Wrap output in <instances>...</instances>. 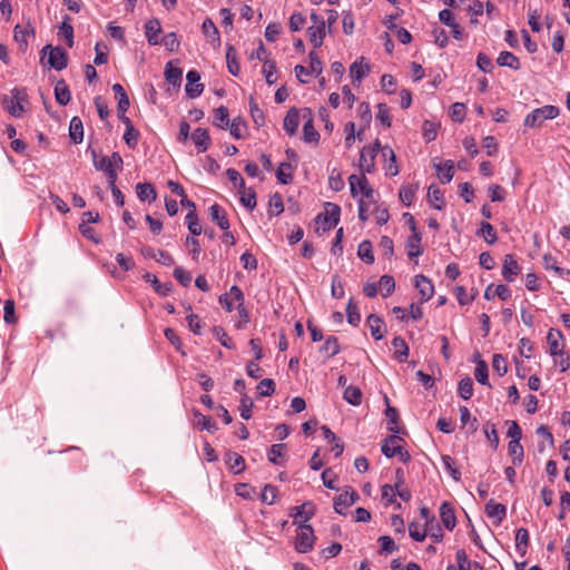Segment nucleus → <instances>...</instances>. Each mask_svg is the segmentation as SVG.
Segmentation results:
<instances>
[{
    "label": "nucleus",
    "instance_id": "32",
    "mask_svg": "<svg viewBox=\"0 0 570 570\" xmlns=\"http://www.w3.org/2000/svg\"><path fill=\"white\" fill-rule=\"evenodd\" d=\"M385 402L387 403V407L385 410V416L387 420V429L389 431L397 434L400 433L399 428V413L395 407L389 405V399L385 396Z\"/></svg>",
    "mask_w": 570,
    "mask_h": 570
},
{
    "label": "nucleus",
    "instance_id": "59",
    "mask_svg": "<svg viewBox=\"0 0 570 570\" xmlns=\"http://www.w3.org/2000/svg\"><path fill=\"white\" fill-rule=\"evenodd\" d=\"M33 35L32 29H21L20 26L14 28V40L19 43L21 50H26L28 47L27 37Z\"/></svg>",
    "mask_w": 570,
    "mask_h": 570
},
{
    "label": "nucleus",
    "instance_id": "37",
    "mask_svg": "<svg viewBox=\"0 0 570 570\" xmlns=\"http://www.w3.org/2000/svg\"><path fill=\"white\" fill-rule=\"evenodd\" d=\"M442 464L445 469V471L450 474V476L455 481L459 482L461 480V472L455 466V461L453 458H451L448 454H444L441 456Z\"/></svg>",
    "mask_w": 570,
    "mask_h": 570
},
{
    "label": "nucleus",
    "instance_id": "45",
    "mask_svg": "<svg viewBox=\"0 0 570 570\" xmlns=\"http://www.w3.org/2000/svg\"><path fill=\"white\" fill-rule=\"evenodd\" d=\"M226 62H227L228 71L233 76H237L239 73V63H238V60H237L236 50L234 49L233 46H228L227 47V50H226Z\"/></svg>",
    "mask_w": 570,
    "mask_h": 570
},
{
    "label": "nucleus",
    "instance_id": "10",
    "mask_svg": "<svg viewBox=\"0 0 570 570\" xmlns=\"http://www.w3.org/2000/svg\"><path fill=\"white\" fill-rule=\"evenodd\" d=\"M315 514V507L311 502H305L302 505L292 508L291 517L294 519L293 523L299 525V523L307 521Z\"/></svg>",
    "mask_w": 570,
    "mask_h": 570
},
{
    "label": "nucleus",
    "instance_id": "1",
    "mask_svg": "<svg viewBox=\"0 0 570 570\" xmlns=\"http://www.w3.org/2000/svg\"><path fill=\"white\" fill-rule=\"evenodd\" d=\"M351 194L353 197L361 195L360 199H365L368 203H375V191L370 186L365 175H351L348 177Z\"/></svg>",
    "mask_w": 570,
    "mask_h": 570
},
{
    "label": "nucleus",
    "instance_id": "50",
    "mask_svg": "<svg viewBox=\"0 0 570 570\" xmlns=\"http://www.w3.org/2000/svg\"><path fill=\"white\" fill-rule=\"evenodd\" d=\"M194 415L196 417V424L200 426L202 430H206L210 433H214L217 430L216 423L213 422L209 416H206L198 411H196Z\"/></svg>",
    "mask_w": 570,
    "mask_h": 570
},
{
    "label": "nucleus",
    "instance_id": "24",
    "mask_svg": "<svg viewBox=\"0 0 570 570\" xmlns=\"http://www.w3.org/2000/svg\"><path fill=\"white\" fill-rule=\"evenodd\" d=\"M485 513L489 518L494 519L495 523L499 524L505 518L507 508L501 503L490 500L485 505Z\"/></svg>",
    "mask_w": 570,
    "mask_h": 570
},
{
    "label": "nucleus",
    "instance_id": "63",
    "mask_svg": "<svg viewBox=\"0 0 570 570\" xmlns=\"http://www.w3.org/2000/svg\"><path fill=\"white\" fill-rule=\"evenodd\" d=\"M383 257L391 259L394 255L393 240L389 236H382L379 244Z\"/></svg>",
    "mask_w": 570,
    "mask_h": 570
},
{
    "label": "nucleus",
    "instance_id": "23",
    "mask_svg": "<svg viewBox=\"0 0 570 570\" xmlns=\"http://www.w3.org/2000/svg\"><path fill=\"white\" fill-rule=\"evenodd\" d=\"M119 119L125 124L126 131L124 139L129 147H136L138 144L139 132L135 129L131 120L127 116L119 115Z\"/></svg>",
    "mask_w": 570,
    "mask_h": 570
},
{
    "label": "nucleus",
    "instance_id": "44",
    "mask_svg": "<svg viewBox=\"0 0 570 570\" xmlns=\"http://www.w3.org/2000/svg\"><path fill=\"white\" fill-rule=\"evenodd\" d=\"M416 189H417V186H413V185H403L400 188L399 197L404 206L409 207L412 205Z\"/></svg>",
    "mask_w": 570,
    "mask_h": 570
},
{
    "label": "nucleus",
    "instance_id": "5",
    "mask_svg": "<svg viewBox=\"0 0 570 570\" xmlns=\"http://www.w3.org/2000/svg\"><path fill=\"white\" fill-rule=\"evenodd\" d=\"M381 144L379 140H375L373 146H365L361 150L360 155V170L362 171L361 175H365L366 173L370 174L375 168V158L379 151H381Z\"/></svg>",
    "mask_w": 570,
    "mask_h": 570
},
{
    "label": "nucleus",
    "instance_id": "38",
    "mask_svg": "<svg viewBox=\"0 0 570 570\" xmlns=\"http://www.w3.org/2000/svg\"><path fill=\"white\" fill-rule=\"evenodd\" d=\"M395 357L400 362H404L409 356V346L402 337H394L392 341Z\"/></svg>",
    "mask_w": 570,
    "mask_h": 570
},
{
    "label": "nucleus",
    "instance_id": "43",
    "mask_svg": "<svg viewBox=\"0 0 570 570\" xmlns=\"http://www.w3.org/2000/svg\"><path fill=\"white\" fill-rule=\"evenodd\" d=\"M362 61L363 58L361 61L353 62L350 67V75L353 80L361 81L370 72L368 65H363Z\"/></svg>",
    "mask_w": 570,
    "mask_h": 570
},
{
    "label": "nucleus",
    "instance_id": "52",
    "mask_svg": "<svg viewBox=\"0 0 570 570\" xmlns=\"http://www.w3.org/2000/svg\"><path fill=\"white\" fill-rule=\"evenodd\" d=\"M181 75H183L181 69L173 67L171 62L167 63L166 70H165V77L169 83H171L174 86L179 85L181 82Z\"/></svg>",
    "mask_w": 570,
    "mask_h": 570
},
{
    "label": "nucleus",
    "instance_id": "7",
    "mask_svg": "<svg viewBox=\"0 0 570 570\" xmlns=\"http://www.w3.org/2000/svg\"><path fill=\"white\" fill-rule=\"evenodd\" d=\"M91 155L94 158L95 168L106 174L116 170V167L121 168L122 166V158L118 153H114L111 156H102L101 158H97L96 150H91Z\"/></svg>",
    "mask_w": 570,
    "mask_h": 570
},
{
    "label": "nucleus",
    "instance_id": "62",
    "mask_svg": "<svg viewBox=\"0 0 570 570\" xmlns=\"http://www.w3.org/2000/svg\"><path fill=\"white\" fill-rule=\"evenodd\" d=\"M459 395L464 399H471L473 394V382L470 377H464L459 383Z\"/></svg>",
    "mask_w": 570,
    "mask_h": 570
},
{
    "label": "nucleus",
    "instance_id": "49",
    "mask_svg": "<svg viewBox=\"0 0 570 570\" xmlns=\"http://www.w3.org/2000/svg\"><path fill=\"white\" fill-rule=\"evenodd\" d=\"M358 257L367 264L374 262V255L372 252V244L368 240H363L357 248Z\"/></svg>",
    "mask_w": 570,
    "mask_h": 570
},
{
    "label": "nucleus",
    "instance_id": "12",
    "mask_svg": "<svg viewBox=\"0 0 570 570\" xmlns=\"http://www.w3.org/2000/svg\"><path fill=\"white\" fill-rule=\"evenodd\" d=\"M563 340V335L560 331L551 328L548 332L547 341L549 345V352L552 356H562L564 344L561 342Z\"/></svg>",
    "mask_w": 570,
    "mask_h": 570
},
{
    "label": "nucleus",
    "instance_id": "11",
    "mask_svg": "<svg viewBox=\"0 0 570 570\" xmlns=\"http://www.w3.org/2000/svg\"><path fill=\"white\" fill-rule=\"evenodd\" d=\"M187 85H186V94L189 98H197L202 95L204 90V85L199 82L200 75L196 70H189L186 75Z\"/></svg>",
    "mask_w": 570,
    "mask_h": 570
},
{
    "label": "nucleus",
    "instance_id": "42",
    "mask_svg": "<svg viewBox=\"0 0 570 570\" xmlns=\"http://www.w3.org/2000/svg\"><path fill=\"white\" fill-rule=\"evenodd\" d=\"M428 197L435 209L441 210L444 207L443 194L439 187L434 185L430 186L428 190Z\"/></svg>",
    "mask_w": 570,
    "mask_h": 570
},
{
    "label": "nucleus",
    "instance_id": "3",
    "mask_svg": "<svg viewBox=\"0 0 570 570\" xmlns=\"http://www.w3.org/2000/svg\"><path fill=\"white\" fill-rule=\"evenodd\" d=\"M559 115V108L552 105H547L541 108L534 109L524 119V126L539 127L547 119H554Z\"/></svg>",
    "mask_w": 570,
    "mask_h": 570
},
{
    "label": "nucleus",
    "instance_id": "2",
    "mask_svg": "<svg viewBox=\"0 0 570 570\" xmlns=\"http://www.w3.org/2000/svg\"><path fill=\"white\" fill-rule=\"evenodd\" d=\"M340 218V207L328 203L325 213H321L315 218L316 233H325L334 228Z\"/></svg>",
    "mask_w": 570,
    "mask_h": 570
},
{
    "label": "nucleus",
    "instance_id": "33",
    "mask_svg": "<svg viewBox=\"0 0 570 570\" xmlns=\"http://www.w3.org/2000/svg\"><path fill=\"white\" fill-rule=\"evenodd\" d=\"M497 62L501 67H509V68H511L513 70H519L521 68V65H520V61H519L518 57H515L510 51H502L499 55V57L497 59Z\"/></svg>",
    "mask_w": 570,
    "mask_h": 570
},
{
    "label": "nucleus",
    "instance_id": "31",
    "mask_svg": "<svg viewBox=\"0 0 570 570\" xmlns=\"http://www.w3.org/2000/svg\"><path fill=\"white\" fill-rule=\"evenodd\" d=\"M69 136L71 140L79 144L83 139V126L79 117H72L69 126Z\"/></svg>",
    "mask_w": 570,
    "mask_h": 570
},
{
    "label": "nucleus",
    "instance_id": "9",
    "mask_svg": "<svg viewBox=\"0 0 570 570\" xmlns=\"http://www.w3.org/2000/svg\"><path fill=\"white\" fill-rule=\"evenodd\" d=\"M302 119L305 120L303 126L304 140L306 142H317L320 139V134L314 128L312 110L309 108L302 109Z\"/></svg>",
    "mask_w": 570,
    "mask_h": 570
},
{
    "label": "nucleus",
    "instance_id": "4",
    "mask_svg": "<svg viewBox=\"0 0 570 570\" xmlns=\"http://www.w3.org/2000/svg\"><path fill=\"white\" fill-rule=\"evenodd\" d=\"M314 530L307 523H299L295 538V549L301 553L311 551L315 542Z\"/></svg>",
    "mask_w": 570,
    "mask_h": 570
},
{
    "label": "nucleus",
    "instance_id": "55",
    "mask_svg": "<svg viewBox=\"0 0 570 570\" xmlns=\"http://www.w3.org/2000/svg\"><path fill=\"white\" fill-rule=\"evenodd\" d=\"M379 287L382 291L384 297L391 295L395 289V281L392 276L383 275L380 278Z\"/></svg>",
    "mask_w": 570,
    "mask_h": 570
},
{
    "label": "nucleus",
    "instance_id": "14",
    "mask_svg": "<svg viewBox=\"0 0 570 570\" xmlns=\"http://www.w3.org/2000/svg\"><path fill=\"white\" fill-rule=\"evenodd\" d=\"M407 256L410 258L419 257L423 253V248L421 246V234L417 232L416 227L413 226V233L407 237L405 243Z\"/></svg>",
    "mask_w": 570,
    "mask_h": 570
},
{
    "label": "nucleus",
    "instance_id": "64",
    "mask_svg": "<svg viewBox=\"0 0 570 570\" xmlns=\"http://www.w3.org/2000/svg\"><path fill=\"white\" fill-rule=\"evenodd\" d=\"M346 313L347 322L353 326H357L361 321V315L357 311V305L353 302V299H350L346 307Z\"/></svg>",
    "mask_w": 570,
    "mask_h": 570
},
{
    "label": "nucleus",
    "instance_id": "39",
    "mask_svg": "<svg viewBox=\"0 0 570 570\" xmlns=\"http://www.w3.org/2000/svg\"><path fill=\"white\" fill-rule=\"evenodd\" d=\"M528 544H529L528 530L524 528L518 529L515 532V549L521 556L525 554Z\"/></svg>",
    "mask_w": 570,
    "mask_h": 570
},
{
    "label": "nucleus",
    "instance_id": "51",
    "mask_svg": "<svg viewBox=\"0 0 570 570\" xmlns=\"http://www.w3.org/2000/svg\"><path fill=\"white\" fill-rule=\"evenodd\" d=\"M227 128L235 139H242L244 137L245 121L240 117H236L229 121Z\"/></svg>",
    "mask_w": 570,
    "mask_h": 570
},
{
    "label": "nucleus",
    "instance_id": "8",
    "mask_svg": "<svg viewBox=\"0 0 570 570\" xmlns=\"http://www.w3.org/2000/svg\"><path fill=\"white\" fill-rule=\"evenodd\" d=\"M11 94L12 97L10 99L4 100V108L13 117H20L24 111L23 102L26 101L27 94L24 92V90L17 88L13 89Z\"/></svg>",
    "mask_w": 570,
    "mask_h": 570
},
{
    "label": "nucleus",
    "instance_id": "60",
    "mask_svg": "<svg viewBox=\"0 0 570 570\" xmlns=\"http://www.w3.org/2000/svg\"><path fill=\"white\" fill-rule=\"evenodd\" d=\"M480 233L483 236L484 240L490 245L494 244L498 239L493 226L488 222H483L481 224Z\"/></svg>",
    "mask_w": 570,
    "mask_h": 570
},
{
    "label": "nucleus",
    "instance_id": "41",
    "mask_svg": "<svg viewBox=\"0 0 570 570\" xmlns=\"http://www.w3.org/2000/svg\"><path fill=\"white\" fill-rule=\"evenodd\" d=\"M229 114L226 107L220 106L214 111V125L222 128L227 129L229 126Z\"/></svg>",
    "mask_w": 570,
    "mask_h": 570
},
{
    "label": "nucleus",
    "instance_id": "19",
    "mask_svg": "<svg viewBox=\"0 0 570 570\" xmlns=\"http://www.w3.org/2000/svg\"><path fill=\"white\" fill-rule=\"evenodd\" d=\"M382 156L385 160V171L390 176H396L399 174V166L396 165V156L390 146L381 148Z\"/></svg>",
    "mask_w": 570,
    "mask_h": 570
},
{
    "label": "nucleus",
    "instance_id": "22",
    "mask_svg": "<svg viewBox=\"0 0 570 570\" xmlns=\"http://www.w3.org/2000/svg\"><path fill=\"white\" fill-rule=\"evenodd\" d=\"M440 517L442 520V523L448 530H453L456 524V518L454 513L453 507L448 503L443 502L440 507Z\"/></svg>",
    "mask_w": 570,
    "mask_h": 570
},
{
    "label": "nucleus",
    "instance_id": "20",
    "mask_svg": "<svg viewBox=\"0 0 570 570\" xmlns=\"http://www.w3.org/2000/svg\"><path fill=\"white\" fill-rule=\"evenodd\" d=\"M366 323L370 327L371 335L374 340L380 341L384 337L385 334V325L381 317L375 314H371L367 316Z\"/></svg>",
    "mask_w": 570,
    "mask_h": 570
},
{
    "label": "nucleus",
    "instance_id": "40",
    "mask_svg": "<svg viewBox=\"0 0 570 570\" xmlns=\"http://www.w3.org/2000/svg\"><path fill=\"white\" fill-rule=\"evenodd\" d=\"M343 399L352 405H360L362 402V392L357 386L348 385L344 390Z\"/></svg>",
    "mask_w": 570,
    "mask_h": 570
},
{
    "label": "nucleus",
    "instance_id": "47",
    "mask_svg": "<svg viewBox=\"0 0 570 570\" xmlns=\"http://www.w3.org/2000/svg\"><path fill=\"white\" fill-rule=\"evenodd\" d=\"M285 446L286 445L283 443L273 444L269 448L268 453H267V458H268L269 462H272L273 464H276V465L283 464V461H281V459L283 456Z\"/></svg>",
    "mask_w": 570,
    "mask_h": 570
},
{
    "label": "nucleus",
    "instance_id": "18",
    "mask_svg": "<svg viewBox=\"0 0 570 570\" xmlns=\"http://www.w3.org/2000/svg\"><path fill=\"white\" fill-rule=\"evenodd\" d=\"M190 137L199 153H204L209 148L212 140L207 129L197 128Z\"/></svg>",
    "mask_w": 570,
    "mask_h": 570
},
{
    "label": "nucleus",
    "instance_id": "36",
    "mask_svg": "<svg viewBox=\"0 0 570 570\" xmlns=\"http://www.w3.org/2000/svg\"><path fill=\"white\" fill-rule=\"evenodd\" d=\"M509 454L512 456V463L514 465H520L523 461V448L518 440H511L508 444Z\"/></svg>",
    "mask_w": 570,
    "mask_h": 570
},
{
    "label": "nucleus",
    "instance_id": "53",
    "mask_svg": "<svg viewBox=\"0 0 570 570\" xmlns=\"http://www.w3.org/2000/svg\"><path fill=\"white\" fill-rule=\"evenodd\" d=\"M240 203L249 210L256 207V193L254 189L242 188Z\"/></svg>",
    "mask_w": 570,
    "mask_h": 570
},
{
    "label": "nucleus",
    "instance_id": "17",
    "mask_svg": "<svg viewBox=\"0 0 570 570\" xmlns=\"http://www.w3.org/2000/svg\"><path fill=\"white\" fill-rule=\"evenodd\" d=\"M209 215L214 223L218 225L222 230L229 228V220L227 218L226 210L218 204H214L209 207Z\"/></svg>",
    "mask_w": 570,
    "mask_h": 570
},
{
    "label": "nucleus",
    "instance_id": "48",
    "mask_svg": "<svg viewBox=\"0 0 570 570\" xmlns=\"http://www.w3.org/2000/svg\"><path fill=\"white\" fill-rule=\"evenodd\" d=\"M488 373H489L488 364L484 361L479 360L476 362V367L474 371L475 380L482 385H489V374Z\"/></svg>",
    "mask_w": 570,
    "mask_h": 570
},
{
    "label": "nucleus",
    "instance_id": "54",
    "mask_svg": "<svg viewBox=\"0 0 570 570\" xmlns=\"http://www.w3.org/2000/svg\"><path fill=\"white\" fill-rule=\"evenodd\" d=\"M277 68L276 63L273 60H265L263 66V73L265 76V80L268 85H273L277 81L276 77Z\"/></svg>",
    "mask_w": 570,
    "mask_h": 570
},
{
    "label": "nucleus",
    "instance_id": "6",
    "mask_svg": "<svg viewBox=\"0 0 570 570\" xmlns=\"http://www.w3.org/2000/svg\"><path fill=\"white\" fill-rule=\"evenodd\" d=\"M42 56L45 57L47 53L48 57V65L60 71L67 67L68 63V57L66 51L60 47H51L50 45H47L41 50Z\"/></svg>",
    "mask_w": 570,
    "mask_h": 570
},
{
    "label": "nucleus",
    "instance_id": "15",
    "mask_svg": "<svg viewBox=\"0 0 570 570\" xmlns=\"http://www.w3.org/2000/svg\"><path fill=\"white\" fill-rule=\"evenodd\" d=\"M520 273V266L518 262L514 259L512 254H507L504 256L503 266H502V276L507 282H513L514 277Z\"/></svg>",
    "mask_w": 570,
    "mask_h": 570
},
{
    "label": "nucleus",
    "instance_id": "56",
    "mask_svg": "<svg viewBox=\"0 0 570 570\" xmlns=\"http://www.w3.org/2000/svg\"><path fill=\"white\" fill-rule=\"evenodd\" d=\"M284 212L283 198L279 194H274L269 198V216H277Z\"/></svg>",
    "mask_w": 570,
    "mask_h": 570
},
{
    "label": "nucleus",
    "instance_id": "28",
    "mask_svg": "<svg viewBox=\"0 0 570 570\" xmlns=\"http://www.w3.org/2000/svg\"><path fill=\"white\" fill-rule=\"evenodd\" d=\"M308 37L311 43L315 48H320L323 43L325 37V22H321L318 24H313L308 28Z\"/></svg>",
    "mask_w": 570,
    "mask_h": 570
},
{
    "label": "nucleus",
    "instance_id": "58",
    "mask_svg": "<svg viewBox=\"0 0 570 570\" xmlns=\"http://www.w3.org/2000/svg\"><path fill=\"white\" fill-rule=\"evenodd\" d=\"M348 507H351L348 494L346 489H344L343 492L334 499V510L338 514H344V510Z\"/></svg>",
    "mask_w": 570,
    "mask_h": 570
},
{
    "label": "nucleus",
    "instance_id": "13",
    "mask_svg": "<svg viewBox=\"0 0 570 570\" xmlns=\"http://www.w3.org/2000/svg\"><path fill=\"white\" fill-rule=\"evenodd\" d=\"M302 119V109L298 110L295 107L291 108L284 118V130L289 136H294L298 129Z\"/></svg>",
    "mask_w": 570,
    "mask_h": 570
},
{
    "label": "nucleus",
    "instance_id": "30",
    "mask_svg": "<svg viewBox=\"0 0 570 570\" xmlns=\"http://www.w3.org/2000/svg\"><path fill=\"white\" fill-rule=\"evenodd\" d=\"M136 194H137V197L141 202H145V200L154 202V200H156V197H157L156 189L154 188V186L151 184H148V183L138 184L136 186Z\"/></svg>",
    "mask_w": 570,
    "mask_h": 570
},
{
    "label": "nucleus",
    "instance_id": "21",
    "mask_svg": "<svg viewBox=\"0 0 570 570\" xmlns=\"http://www.w3.org/2000/svg\"><path fill=\"white\" fill-rule=\"evenodd\" d=\"M112 91L115 92V97L118 100L117 111L118 116H126V111L129 109L130 101L129 98L120 83H115L112 86Z\"/></svg>",
    "mask_w": 570,
    "mask_h": 570
},
{
    "label": "nucleus",
    "instance_id": "46",
    "mask_svg": "<svg viewBox=\"0 0 570 570\" xmlns=\"http://www.w3.org/2000/svg\"><path fill=\"white\" fill-rule=\"evenodd\" d=\"M276 177L284 185L292 183L293 174L291 164L285 161L281 163L276 170Z\"/></svg>",
    "mask_w": 570,
    "mask_h": 570
},
{
    "label": "nucleus",
    "instance_id": "35",
    "mask_svg": "<svg viewBox=\"0 0 570 570\" xmlns=\"http://www.w3.org/2000/svg\"><path fill=\"white\" fill-rule=\"evenodd\" d=\"M435 168L442 184H448L452 180L454 176V165L451 160H446L443 165L439 164Z\"/></svg>",
    "mask_w": 570,
    "mask_h": 570
},
{
    "label": "nucleus",
    "instance_id": "25",
    "mask_svg": "<svg viewBox=\"0 0 570 570\" xmlns=\"http://www.w3.org/2000/svg\"><path fill=\"white\" fill-rule=\"evenodd\" d=\"M161 31V26L158 19L148 20L145 24V35L148 43L151 46L158 45V35Z\"/></svg>",
    "mask_w": 570,
    "mask_h": 570
},
{
    "label": "nucleus",
    "instance_id": "29",
    "mask_svg": "<svg viewBox=\"0 0 570 570\" xmlns=\"http://www.w3.org/2000/svg\"><path fill=\"white\" fill-rule=\"evenodd\" d=\"M55 97L57 102L61 106H66L69 104L71 99V94L67 83L63 80H60L56 83Z\"/></svg>",
    "mask_w": 570,
    "mask_h": 570
},
{
    "label": "nucleus",
    "instance_id": "26",
    "mask_svg": "<svg viewBox=\"0 0 570 570\" xmlns=\"http://www.w3.org/2000/svg\"><path fill=\"white\" fill-rule=\"evenodd\" d=\"M204 36L214 45L220 43V37L217 27L210 18H206L202 24Z\"/></svg>",
    "mask_w": 570,
    "mask_h": 570
},
{
    "label": "nucleus",
    "instance_id": "16",
    "mask_svg": "<svg viewBox=\"0 0 570 570\" xmlns=\"http://www.w3.org/2000/svg\"><path fill=\"white\" fill-rule=\"evenodd\" d=\"M415 287L421 296L422 302H428L434 294V286L424 275L415 276Z\"/></svg>",
    "mask_w": 570,
    "mask_h": 570
},
{
    "label": "nucleus",
    "instance_id": "57",
    "mask_svg": "<svg viewBox=\"0 0 570 570\" xmlns=\"http://www.w3.org/2000/svg\"><path fill=\"white\" fill-rule=\"evenodd\" d=\"M186 224H187L189 232L193 235L191 237H195V236H198L202 234V226L199 224L197 213H188L186 215Z\"/></svg>",
    "mask_w": 570,
    "mask_h": 570
},
{
    "label": "nucleus",
    "instance_id": "27",
    "mask_svg": "<svg viewBox=\"0 0 570 570\" xmlns=\"http://www.w3.org/2000/svg\"><path fill=\"white\" fill-rule=\"evenodd\" d=\"M402 439L397 435H391L382 444V452L386 458H393L396 455V452H400V443H402Z\"/></svg>",
    "mask_w": 570,
    "mask_h": 570
},
{
    "label": "nucleus",
    "instance_id": "34",
    "mask_svg": "<svg viewBox=\"0 0 570 570\" xmlns=\"http://www.w3.org/2000/svg\"><path fill=\"white\" fill-rule=\"evenodd\" d=\"M226 463L234 473H240L245 470V460L236 452H228L226 454Z\"/></svg>",
    "mask_w": 570,
    "mask_h": 570
},
{
    "label": "nucleus",
    "instance_id": "61",
    "mask_svg": "<svg viewBox=\"0 0 570 570\" xmlns=\"http://www.w3.org/2000/svg\"><path fill=\"white\" fill-rule=\"evenodd\" d=\"M328 357L335 356L340 353V344L335 336H328L322 347Z\"/></svg>",
    "mask_w": 570,
    "mask_h": 570
}]
</instances>
